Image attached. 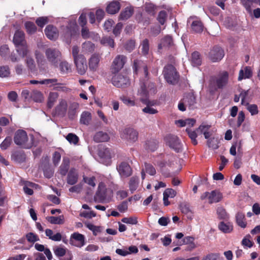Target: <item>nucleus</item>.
<instances>
[{
	"instance_id": "29",
	"label": "nucleus",
	"mask_w": 260,
	"mask_h": 260,
	"mask_svg": "<svg viewBox=\"0 0 260 260\" xmlns=\"http://www.w3.org/2000/svg\"><path fill=\"white\" fill-rule=\"evenodd\" d=\"M236 221L238 226L245 228L247 226L246 219L244 213L238 212L236 215Z\"/></svg>"
},
{
	"instance_id": "47",
	"label": "nucleus",
	"mask_w": 260,
	"mask_h": 260,
	"mask_svg": "<svg viewBox=\"0 0 260 260\" xmlns=\"http://www.w3.org/2000/svg\"><path fill=\"white\" fill-rule=\"evenodd\" d=\"M47 219L52 224H61L64 222L63 216H59L58 217L49 216L47 218Z\"/></svg>"
},
{
	"instance_id": "52",
	"label": "nucleus",
	"mask_w": 260,
	"mask_h": 260,
	"mask_svg": "<svg viewBox=\"0 0 260 260\" xmlns=\"http://www.w3.org/2000/svg\"><path fill=\"white\" fill-rule=\"evenodd\" d=\"M218 140L215 138H211L207 141V145L209 148L213 149H217L218 148Z\"/></svg>"
},
{
	"instance_id": "13",
	"label": "nucleus",
	"mask_w": 260,
	"mask_h": 260,
	"mask_svg": "<svg viewBox=\"0 0 260 260\" xmlns=\"http://www.w3.org/2000/svg\"><path fill=\"white\" fill-rule=\"evenodd\" d=\"M121 138L129 142H134L138 140V132L133 128H125L121 134Z\"/></svg>"
},
{
	"instance_id": "42",
	"label": "nucleus",
	"mask_w": 260,
	"mask_h": 260,
	"mask_svg": "<svg viewBox=\"0 0 260 260\" xmlns=\"http://www.w3.org/2000/svg\"><path fill=\"white\" fill-rule=\"evenodd\" d=\"M76 33V30L75 27H73L72 28L69 26L67 27L64 37L67 39V42L68 43H70L72 37L75 36Z\"/></svg>"
},
{
	"instance_id": "41",
	"label": "nucleus",
	"mask_w": 260,
	"mask_h": 260,
	"mask_svg": "<svg viewBox=\"0 0 260 260\" xmlns=\"http://www.w3.org/2000/svg\"><path fill=\"white\" fill-rule=\"evenodd\" d=\"M16 51L20 56L24 57L27 55L28 50L26 43L16 46Z\"/></svg>"
},
{
	"instance_id": "33",
	"label": "nucleus",
	"mask_w": 260,
	"mask_h": 260,
	"mask_svg": "<svg viewBox=\"0 0 260 260\" xmlns=\"http://www.w3.org/2000/svg\"><path fill=\"white\" fill-rule=\"evenodd\" d=\"M158 147V142L155 140H150L146 142L145 144V149L151 152L155 151Z\"/></svg>"
},
{
	"instance_id": "59",
	"label": "nucleus",
	"mask_w": 260,
	"mask_h": 260,
	"mask_svg": "<svg viewBox=\"0 0 260 260\" xmlns=\"http://www.w3.org/2000/svg\"><path fill=\"white\" fill-rule=\"evenodd\" d=\"M156 7L151 3L147 4L145 7V11L151 16H154L155 14Z\"/></svg>"
},
{
	"instance_id": "62",
	"label": "nucleus",
	"mask_w": 260,
	"mask_h": 260,
	"mask_svg": "<svg viewBox=\"0 0 260 260\" xmlns=\"http://www.w3.org/2000/svg\"><path fill=\"white\" fill-rule=\"evenodd\" d=\"M247 105V109L250 113L251 115H255L258 113V107L255 104H246Z\"/></svg>"
},
{
	"instance_id": "61",
	"label": "nucleus",
	"mask_w": 260,
	"mask_h": 260,
	"mask_svg": "<svg viewBox=\"0 0 260 260\" xmlns=\"http://www.w3.org/2000/svg\"><path fill=\"white\" fill-rule=\"evenodd\" d=\"M141 46L142 53L144 55H147L149 50V41L147 39L144 40L141 44Z\"/></svg>"
},
{
	"instance_id": "54",
	"label": "nucleus",
	"mask_w": 260,
	"mask_h": 260,
	"mask_svg": "<svg viewBox=\"0 0 260 260\" xmlns=\"http://www.w3.org/2000/svg\"><path fill=\"white\" fill-rule=\"evenodd\" d=\"M48 22V18L44 16L38 17L36 20V23L41 28H43Z\"/></svg>"
},
{
	"instance_id": "45",
	"label": "nucleus",
	"mask_w": 260,
	"mask_h": 260,
	"mask_svg": "<svg viewBox=\"0 0 260 260\" xmlns=\"http://www.w3.org/2000/svg\"><path fill=\"white\" fill-rule=\"evenodd\" d=\"M136 19L138 23H142L144 26H147L150 24V18L143 17L142 13L137 14Z\"/></svg>"
},
{
	"instance_id": "12",
	"label": "nucleus",
	"mask_w": 260,
	"mask_h": 260,
	"mask_svg": "<svg viewBox=\"0 0 260 260\" xmlns=\"http://www.w3.org/2000/svg\"><path fill=\"white\" fill-rule=\"evenodd\" d=\"M116 169L121 178H127L132 175L133 170L128 162L122 161L116 167Z\"/></svg>"
},
{
	"instance_id": "11",
	"label": "nucleus",
	"mask_w": 260,
	"mask_h": 260,
	"mask_svg": "<svg viewBox=\"0 0 260 260\" xmlns=\"http://www.w3.org/2000/svg\"><path fill=\"white\" fill-rule=\"evenodd\" d=\"M107 197V187L105 184L101 182L94 196V200L97 203H104Z\"/></svg>"
},
{
	"instance_id": "16",
	"label": "nucleus",
	"mask_w": 260,
	"mask_h": 260,
	"mask_svg": "<svg viewBox=\"0 0 260 260\" xmlns=\"http://www.w3.org/2000/svg\"><path fill=\"white\" fill-rule=\"evenodd\" d=\"M194 238L192 236H186L184 237L182 241H179L177 245L181 246L183 244L187 245L186 250L191 251L196 247V245L194 242Z\"/></svg>"
},
{
	"instance_id": "6",
	"label": "nucleus",
	"mask_w": 260,
	"mask_h": 260,
	"mask_svg": "<svg viewBox=\"0 0 260 260\" xmlns=\"http://www.w3.org/2000/svg\"><path fill=\"white\" fill-rule=\"evenodd\" d=\"M45 55L50 63L55 68L61 59V52L56 48H48L45 51Z\"/></svg>"
},
{
	"instance_id": "14",
	"label": "nucleus",
	"mask_w": 260,
	"mask_h": 260,
	"mask_svg": "<svg viewBox=\"0 0 260 260\" xmlns=\"http://www.w3.org/2000/svg\"><path fill=\"white\" fill-rule=\"evenodd\" d=\"M78 73L80 75L85 73L87 69L86 60L84 56H80L79 58L74 60Z\"/></svg>"
},
{
	"instance_id": "39",
	"label": "nucleus",
	"mask_w": 260,
	"mask_h": 260,
	"mask_svg": "<svg viewBox=\"0 0 260 260\" xmlns=\"http://www.w3.org/2000/svg\"><path fill=\"white\" fill-rule=\"evenodd\" d=\"M24 26L27 33L29 35L35 34L37 30V28L35 24L31 21L25 22L24 23Z\"/></svg>"
},
{
	"instance_id": "43",
	"label": "nucleus",
	"mask_w": 260,
	"mask_h": 260,
	"mask_svg": "<svg viewBox=\"0 0 260 260\" xmlns=\"http://www.w3.org/2000/svg\"><path fill=\"white\" fill-rule=\"evenodd\" d=\"M186 132L188 134V137L191 139V143L193 145H197L198 144V141L196 139L197 137V129L196 131H192L189 128L186 129Z\"/></svg>"
},
{
	"instance_id": "20",
	"label": "nucleus",
	"mask_w": 260,
	"mask_h": 260,
	"mask_svg": "<svg viewBox=\"0 0 260 260\" xmlns=\"http://www.w3.org/2000/svg\"><path fill=\"white\" fill-rule=\"evenodd\" d=\"M134 13V9L133 7H126L121 11L118 16V20L122 21L126 20L131 17Z\"/></svg>"
},
{
	"instance_id": "38",
	"label": "nucleus",
	"mask_w": 260,
	"mask_h": 260,
	"mask_svg": "<svg viewBox=\"0 0 260 260\" xmlns=\"http://www.w3.org/2000/svg\"><path fill=\"white\" fill-rule=\"evenodd\" d=\"M218 229L224 233H230L233 230V225L230 223H225L221 221L218 224Z\"/></svg>"
},
{
	"instance_id": "64",
	"label": "nucleus",
	"mask_w": 260,
	"mask_h": 260,
	"mask_svg": "<svg viewBox=\"0 0 260 260\" xmlns=\"http://www.w3.org/2000/svg\"><path fill=\"white\" fill-rule=\"evenodd\" d=\"M102 44L108 45L112 48L114 47V41L110 37L103 38L101 41Z\"/></svg>"
},
{
	"instance_id": "53",
	"label": "nucleus",
	"mask_w": 260,
	"mask_h": 260,
	"mask_svg": "<svg viewBox=\"0 0 260 260\" xmlns=\"http://www.w3.org/2000/svg\"><path fill=\"white\" fill-rule=\"evenodd\" d=\"M242 5L244 6L246 11L249 13H251V7L253 3H257V0H241Z\"/></svg>"
},
{
	"instance_id": "28",
	"label": "nucleus",
	"mask_w": 260,
	"mask_h": 260,
	"mask_svg": "<svg viewBox=\"0 0 260 260\" xmlns=\"http://www.w3.org/2000/svg\"><path fill=\"white\" fill-rule=\"evenodd\" d=\"M98 155L101 158L110 159L111 158L110 149L105 146H101L99 148Z\"/></svg>"
},
{
	"instance_id": "34",
	"label": "nucleus",
	"mask_w": 260,
	"mask_h": 260,
	"mask_svg": "<svg viewBox=\"0 0 260 260\" xmlns=\"http://www.w3.org/2000/svg\"><path fill=\"white\" fill-rule=\"evenodd\" d=\"M91 120V114L89 112L84 111L81 115L80 123L84 125H88Z\"/></svg>"
},
{
	"instance_id": "7",
	"label": "nucleus",
	"mask_w": 260,
	"mask_h": 260,
	"mask_svg": "<svg viewBox=\"0 0 260 260\" xmlns=\"http://www.w3.org/2000/svg\"><path fill=\"white\" fill-rule=\"evenodd\" d=\"M200 198L202 200L208 198V203L210 204H212L220 202L222 198V194L219 191L214 190L210 192L208 191L205 192L201 196Z\"/></svg>"
},
{
	"instance_id": "60",
	"label": "nucleus",
	"mask_w": 260,
	"mask_h": 260,
	"mask_svg": "<svg viewBox=\"0 0 260 260\" xmlns=\"http://www.w3.org/2000/svg\"><path fill=\"white\" fill-rule=\"evenodd\" d=\"M10 74V71L8 66L0 67V77L2 78L7 77Z\"/></svg>"
},
{
	"instance_id": "51",
	"label": "nucleus",
	"mask_w": 260,
	"mask_h": 260,
	"mask_svg": "<svg viewBox=\"0 0 260 260\" xmlns=\"http://www.w3.org/2000/svg\"><path fill=\"white\" fill-rule=\"evenodd\" d=\"M12 143V138L10 136H7L1 144L0 147L3 150H6L9 147H10Z\"/></svg>"
},
{
	"instance_id": "27",
	"label": "nucleus",
	"mask_w": 260,
	"mask_h": 260,
	"mask_svg": "<svg viewBox=\"0 0 260 260\" xmlns=\"http://www.w3.org/2000/svg\"><path fill=\"white\" fill-rule=\"evenodd\" d=\"M109 139L110 137L108 134L102 131L97 132L93 137V140L97 143L107 142Z\"/></svg>"
},
{
	"instance_id": "32",
	"label": "nucleus",
	"mask_w": 260,
	"mask_h": 260,
	"mask_svg": "<svg viewBox=\"0 0 260 260\" xmlns=\"http://www.w3.org/2000/svg\"><path fill=\"white\" fill-rule=\"evenodd\" d=\"M139 183V177L137 176L132 177L129 181L128 185L129 190L133 193L137 189Z\"/></svg>"
},
{
	"instance_id": "31",
	"label": "nucleus",
	"mask_w": 260,
	"mask_h": 260,
	"mask_svg": "<svg viewBox=\"0 0 260 260\" xmlns=\"http://www.w3.org/2000/svg\"><path fill=\"white\" fill-rule=\"evenodd\" d=\"M252 73L249 67H246L244 70H241L239 72L238 80L241 81L243 79L250 78L252 77Z\"/></svg>"
},
{
	"instance_id": "3",
	"label": "nucleus",
	"mask_w": 260,
	"mask_h": 260,
	"mask_svg": "<svg viewBox=\"0 0 260 260\" xmlns=\"http://www.w3.org/2000/svg\"><path fill=\"white\" fill-rule=\"evenodd\" d=\"M162 74L168 83L174 85L178 82L179 74L173 65L168 64L165 66Z\"/></svg>"
},
{
	"instance_id": "30",
	"label": "nucleus",
	"mask_w": 260,
	"mask_h": 260,
	"mask_svg": "<svg viewBox=\"0 0 260 260\" xmlns=\"http://www.w3.org/2000/svg\"><path fill=\"white\" fill-rule=\"evenodd\" d=\"M70 167V160L69 158H64L62 162L59 167V173L62 176L67 175Z\"/></svg>"
},
{
	"instance_id": "1",
	"label": "nucleus",
	"mask_w": 260,
	"mask_h": 260,
	"mask_svg": "<svg viewBox=\"0 0 260 260\" xmlns=\"http://www.w3.org/2000/svg\"><path fill=\"white\" fill-rule=\"evenodd\" d=\"M229 73L224 71L217 77H213L210 80L209 89L211 92H214L218 89H222L228 83Z\"/></svg>"
},
{
	"instance_id": "8",
	"label": "nucleus",
	"mask_w": 260,
	"mask_h": 260,
	"mask_svg": "<svg viewBox=\"0 0 260 260\" xmlns=\"http://www.w3.org/2000/svg\"><path fill=\"white\" fill-rule=\"evenodd\" d=\"M112 83L114 86L117 87H125L130 84L128 77L126 75L122 74H115L112 77Z\"/></svg>"
},
{
	"instance_id": "46",
	"label": "nucleus",
	"mask_w": 260,
	"mask_h": 260,
	"mask_svg": "<svg viewBox=\"0 0 260 260\" xmlns=\"http://www.w3.org/2000/svg\"><path fill=\"white\" fill-rule=\"evenodd\" d=\"M58 97V94L56 92H50L49 94L48 101L47 102V107L49 108H51L55 102L56 101Z\"/></svg>"
},
{
	"instance_id": "49",
	"label": "nucleus",
	"mask_w": 260,
	"mask_h": 260,
	"mask_svg": "<svg viewBox=\"0 0 260 260\" xmlns=\"http://www.w3.org/2000/svg\"><path fill=\"white\" fill-rule=\"evenodd\" d=\"M30 97L36 102H41L43 99L42 93L38 90H34L31 93Z\"/></svg>"
},
{
	"instance_id": "4",
	"label": "nucleus",
	"mask_w": 260,
	"mask_h": 260,
	"mask_svg": "<svg viewBox=\"0 0 260 260\" xmlns=\"http://www.w3.org/2000/svg\"><path fill=\"white\" fill-rule=\"evenodd\" d=\"M141 90L139 91L140 101L147 106L142 109L143 112L150 114H154L158 112L156 109L150 107L153 104L149 100L147 96V92L145 89L144 85L142 86Z\"/></svg>"
},
{
	"instance_id": "26",
	"label": "nucleus",
	"mask_w": 260,
	"mask_h": 260,
	"mask_svg": "<svg viewBox=\"0 0 260 260\" xmlns=\"http://www.w3.org/2000/svg\"><path fill=\"white\" fill-rule=\"evenodd\" d=\"M67 103L64 100H61L58 105L55 108V113L58 115L64 116L67 110Z\"/></svg>"
},
{
	"instance_id": "19",
	"label": "nucleus",
	"mask_w": 260,
	"mask_h": 260,
	"mask_svg": "<svg viewBox=\"0 0 260 260\" xmlns=\"http://www.w3.org/2000/svg\"><path fill=\"white\" fill-rule=\"evenodd\" d=\"M78 172L75 168H71L68 174L67 182L70 185L75 184L78 180Z\"/></svg>"
},
{
	"instance_id": "57",
	"label": "nucleus",
	"mask_w": 260,
	"mask_h": 260,
	"mask_svg": "<svg viewBox=\"0 0 260 260\" xmlns=\"http://www.w3.org/2000/svg\"><path fill=\"white\" fill-rule=\"evenodd\" d=\"M144 167L145 172L150 175L153 176L156 174V170L151 164L145 162Z\"/></svg>"
},
{
	"instance_id": "63",
	"label": "nucleus",
	"mask_w": 260,
	"mask_h": 260,
	"mask_svg": "<svg viewBox=\"0 0 260 260\" xmlns=\"http://www.w3.org/2000/svg\"><path fill=\"white\" fill-rule=\"evenodd\" d=\"M26 238L29 242L33 243L40 240L37 234L31 232L28 233L26 235Z\"/></svg>"
},
{
	"instance_id": "35",
	"label": "nucleus",
	"mask_w": 260,
	"mask_h": 260,
	"mask_svg": "<svg viewBox=\"0 0 260 260\" xmlns=\"http://www.w3.org/2000/svg\"><path fill=\"white\" fill-rule=\"evenodd\" d=\"M82 48L83 52L89 53L92 52L94 50V44L90 41H86L82 44Z\"/></svg>"
},
{
	"instance_id": "24",
	"label": "nucleus",
	"mask_w": 260,
	"mask_h": 260,
	"mask_svg": "<svg viewBox=\"0 0 260 260\" xmlns=\"http://www.w3.org/2000/svg\"><path fill=\"white\" fill-rule=\"evenodd\" d=\"M100 56L97 54H93L89 60V68L92 71H95L99 67Z\"/></svg>"
},
{
	"instance_id": "10",
	"label": "nucleus",
	"mask_w": 260,
	"mask_h": 260,
	"mask_svg": "<svg viewBox=\"0 0 260 260\" xmlns=\"http://www.w3.org/2000/svg\"><path fill=\"white\" fill-rule=\"evenodd\" d=\"M224 56V50L218 46H214L208 54L209 58L213 62L221 60Z\"/></svg>"
},
{
	"instance_id": "15",
	"label": "nucleus",
	"mask_w": 260,
	"mask_h": 260,
	"mask_svg": "<svg viewBox=\"0 0 260 260\" xmlns=\"http://www.w3.org/2000/svg\"><path fill=\"white\" fill-rule=\"evenodd\" d=\"M45 34L46 37L51 40H56L59 35L58 29L53 25H47L45 30Z\"/></svg>"
},
{
	"instance_id": "36",
	"label": "nucleus",
	"mask_w": 260,
	"mask_h": 260,
	"mask_svg": "<svg viewBox=\"0 0 260 260\" xmlns=\"http://www.w3.org/2000/svg\"><path fill=\"white\" fill-rule=\"evenodd\" d=\"M12 158L15 161L21 163L25 161L26 155L23 152L17 151L12 155Z\"/></svg>"
},
{
	"instance_id": "17",
	"label": "nucleus",
	"mask_w": 260,
	"mask_h": 260,
	"mask_svg": "<svg viewBox=\"0 0 260 260\" xmlns=\"http://www.w3.org/2000/svg\"><path fill=\"white\" fill-rule=\"evenodd\" d=\"M182 99L190 110H192L195 108V105L197 103L196 97L193 93L189 92L186 93Z\"/></svg>"
},
{
	"instance_id": "37",
	"label": "nucleus",
	"mask_w": 260,
	"mask_h": 260,
	"mask_svg": "<svg viewBox=\"0 0 260 260\" xmlns=\"http://www.w3.org/2000/svg\"><path fill=\"white\" fill-rule=\"evenodd\" d=\"M191 62L193 66H199L201 64L202 60L199 52L194 51L192 53Z\"/></svg>"
},
{
	"instance_id": "55",
	"label": "nucleus",
	"mask_w": 260,
	"mask_h": 260,
	"mask_svg": "<svg viewBox=\"0 0 260 260\" xmlns=\"http://www.w3.org/2000/svg\"><path fill=\"white\" fill-rule=\"evenodd\" d=\"M217 214L218 217L220 219H226L229 218V215L225 209L222 207H219L217 209Z\"/></svg>"
},
{
	"instance_id": "23",
	"label": "nucleus",
	"mask_w": 260,
	"mask_h": 260,
	"mask_svg": "<svg viewBox=\"0 0 260 260\" xmlns=\"http://www.w3.org/2000/svg\"><path fill=\"white\" fill-rule=\"evenodd\" d=\"M73 239L78 242L77 244H75V246L77 247H81L85 244V237L81 234L76 232L74 233L71 236L70 243L71 244H73Z\"/></svg>"
},
{
	"instance_id": "58",
	"label": "nucleus",
	"mask_w": 260,
	"mask_h": 260,
	"mask_svg": "<svg viewBox=\"0 0 260 260\" xmlns=\"http://www.w3.org/2000/svg\"><path fill=\"white\" fill-rule=\"evenodd\" d=\"M66 139L69 141L71 144H73L74 145L77 144L79 142V138L78 137L74 134L69 133L66 136Z\"/></svg>"
},
{
	"instance_id": "5",
	"label": "nucleus",
	"mask_w": 260,
	"mask_h": 260,
	"mask_svg": "<svg viewBox=\"0 0 260 260\" xmlns=\"http://www.w3.org/2000/svg\"><path fill=\"white\" fill-rule=\"evenodd\" d=\"M166 144L176 152H180L182 150V144L176 136L169 134L164 138Z\"/></svg>"
},
{
	"instance_id": "22",
	"label": "nucleus",
	"mask_w": 260,
	"mask_h": 260,
	"mask_svg": "<svg viewBox=\"0 0 260 260\" xmlns=\"http://www.w3.org/2000/svg\"><path fill=\"white\" fill-rule=\"evenodd\" d=\"M145 86V89L147 92V96L149 98V92L155 93L156 90L155 84L148 81L145 82L141 81L140 88L138 89V95L139 96V91L141 90L142 86Z\"/></svg>"
},
{
	"instance_id": "2",
	"label": "nucleus",
	"mask_w": 260,
	"mask_h": 260,
	"mask_svg": "<svg viewBox=\"0 0 260 260\" xmlns=\"http://www.w3.org/2000/svg\"><path fill=\"white\" fill-rule=\"evenodd\" d=\"M33 139L34 137L31 136V141L29 142L26 132L22 129H18L15 134L14 141L17 145L23 148L29 149L33 145Z\"/></svg>"
},
{
	"instance_id": "21",
	"label": "nucleus",
	"mask_w": 260,
	"mask_h": 260,
	"mask_svg": "<svg viewBox=\"0 0 260 260\" xmlns=\"http://www.w3.org/2000/svg\"><path fill=\"white\" fill-rule=\"evenodd\" d=\"M13 41L15 46L26 44L24 32L22 30H17L14 35Z\"/></svg>"
},
{
	"instance_id": "56",
	"label": "nucleus",
	"mask_w": 260,
	"mask_h": 260,
	"mask_svg": "<svg viewBox=\"0 0 260 260\" xmlns=\"http://www.w3.org/2000/svg\"><path fill=\"white\" fill-rule=\"evenodd\" d=\"M83 181L88 185L92 186V187H94L96 185L95 181L96 178L94 176L91 177H87L83 176Z\"/></svg>"
},
{
	"instance_id": "18",
	"label": "nucleus",
	"mask_w": 260,
	"mask_h": 260,
	"mask_svg": "<svg viewBox=\"0 0 260 260\" xmlns=\"http://www.w3.org/2000/svg\"><path fill=\"white\" fill-rule=\"evenodd\" d=\"M120 8L121 5L119 2L113 1L107 5L106 8V11L109 14L114 15L119 12Z\"/></svg>"
},
{
	"instance_id": "48",
	"label": "nucleus",
	"mask_w": 260,
	"mask_h": 260,
	"mask_svg": "<svg viewBox=\"0 0 260 260\" xmlns=\"http://www.w3.org/2000/svg\"><path fill=\"white\" fill-rule=\"evenodd\" d=\"M119 99L127 106L133 107L136 105L135 101L127 96L122 95Z\"/></svg>"
},
{
	"instance_id": "44",
	"label": "nucleus",
	"mask_w": 260,
	"mask_h": 260,
	"mask_svg": "<svg viewBox=\"0 0 260 260\" xmlns=\"http://www.w3.org/2000/svg\"><path fill=\"white\" fill-rule=\"evenodd\" d=\"M144 64L145 63L143 61L139 59H135L132 66L134 73L137 75L140 69L142 68Z\"/></svg>"
},
{
	"instance_id": "9",
	"label": "nucleus",
	"mask_w": 260,
	"mask_h": 260,
	"mask_svg": "<svg viewBox=\"0 0 260 260\" xmlns=\"http://www.w3.org/2000/svg\"><path fill=\"white\" fill-rule=\"evenodd\" d=\"M127 61V57L123 55H118L114 58L112 67L111 71L113 74L118 73L123 68Z\"/></svg>"
},
{
	"instance_id": "50",
	"label": "nucleus",
	"mask_w": 260,
	"mask_h": 260,
	"mask_svg": "<svg viewBox=\"0 0 260 260\" xmlns=\"http://www.w3.org/2000/svg\"><path fill=\"white\" fill-rule=\"evenodd\" d=\"M167 13L164 10L160 11L157 17V20L161 25H164L166 22L167 18Z\"/></svg>"
},
{
	"instance_id": "25",
	"label": "nucleus",
	"mask_w": 260,
	"mask_h": 260,
	"mask_svg": "<svg viewBox=\"0 0 260 260\" xmlns=\"http://www.w3.org/2000/svg\"><path fill=\"white\" fill-rule=\"evenodd\" d=\"M191 31L194 33H201L204 29V25L200 20H192L190 24Z\"/></svg>"
},
{
	"instance_id": "40",
	"label": "nucleus",
	"mask_w": 260,
	"mask_h": 260,
	"mask_svg": "<svg viewBox=\"0 0 260 260\" xmlns=\"http://www.w3.org/2000/svg\"><path fill=\"white\" fill-rule=\"evenodd\" d=\"M59 70L61 74H68L71 71V67L67 61L60 60Z\"/></svg>"
}]
</instances>
